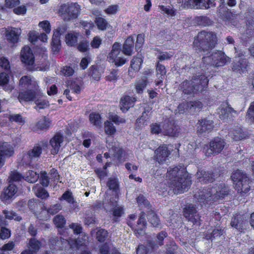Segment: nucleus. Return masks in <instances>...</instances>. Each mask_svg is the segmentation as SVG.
<instances>
[{"label": "nucleus", "mask_w": 254, "mask_h": 254, "mask_svg": "<svg viewBox=\"0 0 254 254\" xmlns=\"http://www.w3.org/2000/svg\"><path fill=\"white\" fill-rule=\"evenodd\" d=\"M60 200H66L68 203L73 205V207L75 208L77 207V202L75 201L72 193L67 190L64 192L62 196L60 198Z\"/></svg>", "instance_id": "4c0bfd02"}, {"label": "nucleus", "mask_w": 254, "mask_h": 254, "mask_svg": "<svg viewBox=\"0 0 254 254\" xmlns=\"http://www.w3.org/2000/svg\"><path fill=\"white\" fill-rule=\"evenodd\" d=\"M107 186L110 190H116L118 189L119 185L116 178H110L107 183Z\"/></svg>", "instance_id": "680f3d73"}, {"label": "nucleus", "mask_w": 254, "mask_h": 254, "mask_svg": "<svg viewBox=\"0 0 254 254\" xmlns=\"http://www.w3.org/2000/svg\"><path fill=\"white\" fill-rule=\"evenodd\" d=\"M33 88L21 92L19 93L18 99L20 103L23 102H30L33 101L36 98V91Z\"/></svg>", "instance_id": "b1692460"}, {"label": "nucleus", "mask_w": 254, "mask_h": 254, "mask_svg": "<svg viewBox=\"0 0 254 254\" xmlns=\"http://www.w3.org/2000/svg\"><path fill=\"white\" fill-rule=\"evenodd\" d=\"M166 177L170 180L171 187L176 193L184 192L191 184L190 178L186 176L185 168L181 166L170 167Z\"/></svg>", "instance_id": "f257e3e1"}, {"label": "nucleus", "mask_w": 254, "mask_h": 254, "mask_svg": "<svg viewBox=\"0 0 254 254\" xmlns=\"http://www.w3.org/2000/svg\"><path fill=\"white\" fill-rule=\"evenodd\" d=\"M227 143L224 139L220 137H215L211 140L209 145H205L203 151L206 156L217 155L225 148Z\"/></svg>", "instance_id": "1a4fd4ad"}, {"label": "nucleus", "mask_w": 254, "mask_h": 254, "mask_svg": "<svg viewBox=\"0 0 254 254\" xmlns=\"http://www.w3.org/2000/svg\"><path fill=\"white\" fill-rule=\"evenodd\" d=\"M60 35L54 31L53 38H52V50L54 52H58L60 49L61 40Z\"/></svg>", "instance_id": "79ce46f5"}, {"label": "nucleus", "mask_w": 254, "mask_h": 254, "mask_svg": "<svg viewBox=\"0 0 254 254\" xmlns=\"http://www.w3.org/2000/svg\"><path fill=\"white\" fill-rule=\"evenodd\" d=\"M38 26L41 28L46 34H49L51 32V24L49 21L44 20L39 23Z\"/></svg>", "instance_id": "69168bd1"}, {"label": "nucleus", "mask_w": 254, "mask_h": 254, "mask_svg": "<svg viewBox=\"0 0 254 254\" xmlns=\"http://www.w3.org/2000/svg\"><path fill=\"white\" fill-rule=\"evenodd\" d=\"M230 135L235 141H238L248 137V133L242 128H238L234 129L230 133Z\"/></svg>", "instance_id": "72a5a7b5"}, {"label": "nucleus", "mask_w": 254, "mask_h": 254, "mask_svg": "<svg viewBox=\"0 0 254 254\" xmlns=\"http://www.w3.org/2000/svg\"><path fill=\"white\" fill-rule=\"evenodd\" d=\"M123 54L121 51V45L115 42L113 45L111 51L107 58L110 63H114L117 66H120L126 62V59L123 56Z\"/></svg>", "instance_id": "9d476101"}, {"label": "nucleus", "mask_w": 254, "mask_h": 254, "mask_svg": "<svg viewBox=\"0 0 254 254\" xmlns=\"http://www.w3.org/2000/svg\"><path fill=\"white\" fill-rule=\"evenodd\" d=\"M17 191L18 189L15 185L10 184L7 187L4 188L1 192V200L5 203H9L15 197Z\"/></svg>", "instance_id": "4468645a"}, {"label": "nucleus", "mask_w": 254, "mask_h": 254, "mask_svg": "<svg viewBox=\"0 0 254 254\" xmlns=\"http://www.w3.org/2000/svg\"><path fill=\"white\" fill-rule=\"evenodd\" d=\"M3 214L5 215V217L8 219H14L19 221L21 220V218L18 216L17 214L13 211H8L4 210L3 211Z\"/></svg>", "instance_id": "052dcab7"}, {"label": "nucleus", "mask_w": 254, "mask_h": 254, "mask_svg": "<svg viewBox=\"0 0 254 254\" xmlns=\"http://www.w3.org/2000/svg\"><path fill=\"white\" fill-rule=\"evenodd\" d=\"M216 42L217 37L214 33L202 31L198 33L193 44L196 50L205 52L212 50Z\"/></svg>", "instance_id": "20e7f679"}, {"label": "nucleus", "mask_w": 254, "mask_h": 254, "mask_svg": "<svg viewBox=\"0 0 254 254\" xmlns=\"http://www.w3.org/2000/svg\"><path fill=\"white\" fill-rule=\"evenodd\" d=\"M156 75L158 80L156 82V85H159L162 82L163 80L165 77L166 74V69L164 65L159 63V62L156 64Z\"/></svg>", "instance_id": "7c9ffc66"}, {"label": "nucleus", "mask_w": 254, "mask_h": 254, "mask_svg": "<svg viewBox=\"0 0 254 254\" xmlns=\"http://www.w3.org/2000/svg\"><path fill=\"white\" fill-rule=\"evenodd\" d=\"M159 7L160 10L163 13H165L171 16H174L176 15L175 10L170 6L159 5Z\"/></svg>", "instance_id": "6e6d98bb"}, {"label": "nucleus", "mask_w": 254, "mask_h": 254, "mask_svg": "<svg viewBox=\"0 0 254 254\" xmlns=\"http://www.w3.org/2000/svg\"><path fill=\"white\" fill-rule=\"evenodd\" d=\"M109 119L111 121L118 125L120 124H125L126 122V121L124 118L115 114L110 115Z\"/></svg>", "instance_id": "13d9d810"}, {"label": "nucleus", "mask_w": 254, "mask_h": 254, "mask_svg": "<svg viewBox=\"0 0 254 254\" xmlns=\"http://www.w3.org/2000/svg\"><path fill=\"white\" fill-rule=\"evenodd\" d=\"M21 33V30L19 28L10 27L5 30V37L7 40L11 43L18 42Z\"/></svg>", "instance_id": "a211bd4d"}, {"label": "nucleus", "mask_w": 254, "mask_h": 254, "mask_svg": "<svg viewBox=\"0 0 254 254\" xmlns=\"http://www.w3.org/2000/svg\"><path fill=\"white\" fill-rule=\"evenodd\" d=\"M80 34L75 31H70L65 36L66 44L69 46H73L77 44L78 38Z\"/></svg>", "instance_id": "c756f323"}, {"label": "nucleus", "mask_w": 254, "mask_h": 254, "mask_svg": "<svg viewBox=\"0 0 254 254\" xmlns=\"http://www.w3.org/2000/svg\"><path fill=\"white\" fill-rule=\"evenodd\" d=\"M247 65V61L245 59H241L233 65L232 69L234 70H243L246 68Z\"/></svg>", "instance_id": "603ef678"}, {"label": "nucleus", "mask_w": 254, "mask_h": 254, "mask_svg": "<svg viewBox=\"0 0 254 254\" xmlns=\"http://www.w3.org/2000/svg\"><path fill=\"white\" fill-rule=\"evenodd\" d=\"M134 46V40L132 37H128L124 45L123 52L126 55L131 56Z\"/></svg>", "instance_id": "473e14b6"}, {"label": "nucleus", "mask_w": 254, "mask_h": 254, "mask_svg": "<svg viewBox=\"0 0 254 254\" xmlns=\"http://www.w3.org/2000/svg\"><path fill=\"white\" fill-rule=\"evenodd\" d=\"M148 219L154 227H157L159 226L160 221L156 215L153 212H150L148 214Z\"/></svg>", "instance_id": "5fc2aeb1"}, {"label": "nucleus", "mask_w": 254, "mask_h": 254, "mask_svg": "<svg viewBox=\"0 0 254 254\" xmlns=\"http://www.w3.org/2000/svg\"><path fill=\"white\" fill-rule=\"evenodd\" d=\"M33 190L35 195L38 197L41 198V199H46L49 196L48 191L38 184L33 187Z\"/></svg>", "instance_id": "c9c22d12"}, {"label": "nucleus", "mask_w": 254, "mask_h": 254, "mask_svg": "<svg viewBox=\"0 0 254 254\" xmlns=\"http://www.w3.org/2000/svg\"><path fill=\"white\" fill-rule=\"evenodd\" d=\"M67 84L68 87L75 93H79L80 92V87L76 82L72 81H68Z\"/></svg>", "instance_id": "774afa93"}, {"label": "nucleus", "mask_w": 254, "mask_h": 254, "mask_svg": "<svg viewBox=\"0 0 254 254\" xmlns=\"http://www.w3.org/2000/svg\"><path fill=\"white\" fill-rule=\"evenodd\" d=\"M197 132L199 135H202L207 132H209L214 127L213 122L212 120L204 119L199 120L197 124Z\"/></svg>", "instance_id": "dca6fc26"}, {"label": "nucleus", "mask_w": 254, "mask_h": 254, "mask_svg": "<svg viewBox=\"0 0 254 254\" xmlns=\"http://www.w3.org/2000/svg\"><path fill=\"white\" fill-rule=\"evenodd\" d=\"M219 117L221 120L231 119L238 114L236 111L229 105L222 107L219 111Z\"/></svg>", "instance_id": "412c9836"}, {"label": "nucleus", "mask_w": 254, "mask_h": 254, "mask_svg": "<svg viewBox=\"0 0 254 254\" xmlns=\"http://www.w3.org/2000/svg\"><path fill=\"white\" fill-rule=\"evenodd\" d=\"M64 141V137L59 133H56L50 140V145L51 147V152L53 155L57 154L60 151L61 145Z\"/></svg>", "instance_id": "f3484780"}, {"label": "nucleus", "mask_w": 254, "mask_h": 254, "mask_svg": "<svg viewBox=\"0 0 254 254\" xmlns=\"http://www.w3.org/2000/svg\"><path fill=\"white\" fill-rule=\"evenodd\" d=\"M202 107V104L199 101H191L188 102L189 112L194 113L198 112Z\"/></svg>", "instance_id": "c03bdc74"}, {"label": "nucleus", "mask_w": 254, "mask_h": 254, "mask_svg": "<svg viewBox=\"0 0 254 254\" xmlns=\"http://www.w3.org/2000/svg\"><path fill=\"white\" fill-rule=\"evenodd\" d=\"M155 51L157 52L155 55L157 57V59L159 60V62L165 60H169L173 56V53L171 52H162L158 49H155Z\"/></svg>", "instance_id": "ea45409f"}, {"label": "nucleus", "mask_w": 254, "mask_h": 254, "mask_svg": "<svg viewBox=\"0 0 254 254\" xmlns=\"http://www.w3.org/2000/svg\"><path fill=\"white\" fill-rule=\"evenodd\" d=\"M129 220L128 221V225L134 230L135 234L137 237L142 236L145 233V228L146 223L145 221V214L143 212L140 213L139 218L137 224L134 225L132 221L135 220L136 216L134 214L129 215Z\"/></svg>", "instance_id": "f8f14e48"}, {"label": "nucleus", "mask_w": 254, "mask_h": 254, "mask_svg": "<svg viewBox=\"0 0 254 254\" xmlns=\"http://www.w3.org/2000/svg\"><path fill=\"white\" fill-rule=\"evenodd\" d=\"M185 217L193 224L200 225V216L197 214L196 210L192 204L187 205L184 209Z\"/></svg>", "instance_id": "ddd939ff"}, {"label": "nucleus", "mask_w": 254, "mask_h": 254, "mask_svg": "<svg viewBox=\"0 0 254 254\" xmlns=\"http://www.w3.org/2000/svg\"><path fill=\"white\" fill-rule=\"evenodd\" d=\"M183 8L208 9L214 6V0H178Z\"/></svg>", "instance_id": "9b49d317"}, {"label": "nucleus", "mask_w": 254, "mask_h": 254, "mask_svg": "<svg viewBox=\"0 0 254 254\" xmlns=\"http://www.w3.org/2000/svg\"><path fill=\"white\" fill-rule=\"evenodd\" d=\"M21 61L23 63L28 65H32L34 64V56L29 47L25 46L23 47L21 52Z\"/></svg>", "instance_id": "4be33fe9"}, {"label": "nucleus", "mask_w": 254, "mask_h": 254, "mask_svg": "<svg viewBox=\"0 0 254 254\" xmlns=\"http://www.w3.org/2000/svg\"><path fill=\"white\" fill-rule=\"evenodd\" d=\"M246 221L243 220V216L240 215H237L233 217L232 219L231 225L232 227L235 228L239 231L245 229L244 224Z\"/></svg>", "instance_id": "2f4dec72"}, {"label": "nucleus", "mask_w": 254, "mask_h": 254, "mask_svg": "<svg viewBox=\"0 0 254 254\" xmlns=\"http://www.w3.org/2000/svg\"><path fill=\"white\" fill-rule=\"evenodd\" d=\"M163 133L170 136H177L179 134L178 127L173 122H166L163 125Z\"/></svg>", "instance_id": "5701e85b"}, {"label": "nucleus", "mask_w": 254, "mask_h": 254, "mask_svg": "<svg viewBox=\"0 0 254 254\" xmlns=\"http://www.w3.org/2000/svg\"><path fill=\"white\" fill-rule=\"evenodd\" d=\"M23 178L30 183H34L39 178V174L32 170H29L26 172Z\"/></svg>", "instance_id": "58836bf2"}, {"label": "nucleus", "mask_w": 254, "mask_h": 254, "mask_svg": "<svg viewBox=\"0 0 254 254\" xmlns=\"http://www.w3.org/2000/svg\"><path fill=\"white\" fill-rule=\"evenodd\" d=\"M39 178L40 183L43 187H47L49 185L50 178L48 176L47 172L45 171L41 172Z\"/></svg>", "instance_id": "bf43d9fd"}, {"label": "nucleus", "mask_w": 254, "mask_h": 254, "mask_svg": "<svg viewBox=\"0 0 254 254\" xmlns=\"http://www.w3.org/2000/svg\"><path fill=\"white\" fill-rule=\"evenodd\" d=\"M230 61V58L221 51L213 52L210 56L202 58V62L204 64L216 67L224 66Z\"/></svg>", "instance_id": "6e6552de"}, {"label": "nucleus", "mask_w": 254, "mask_h": 254, "mask_svg": "<svg viewBox=\"0 0 254 254\" xmlns=\"http://www.w3.org/2000/svg\"><path fill=\"white\" fill-rule=\"evenodd\" d=\"M142 59L139 57H134L131 61L130 66L128 69V74L131 76H134V72L139 71L140 68Z\"/></svg>", "instance_id": "cd10ccee"}, {"label": "nucleus", "mask_w": 254, "mask_h": 254, "mask_svg": "<svg viewBox=\"0 0 254 254\" xmlns=\"http://www.w3.org/2000/svg\"><path fill=\"white\" fill-rule=\"evenodd\" d=\"M208 80L203 74L193 76L190 80H186L180 85L179 89L185 94L191 95L201 92L207 88Z\"/></svg>", "instance_id": "f03ea898"}, {"label": "nucleus", "mask_w": 254, "mask_h": 254, "mask_svg": "<svg viewBox=\"0 0 254 254\" xmlns=\"http://www.w3.org/2000/svg\"><path fill=\"white\" fill-rule=\"evenodd\" d=\"M29 246L31 251L36 253L40 248V242L34 238L31 239L29 242Z\"/></svg>", "instance_id": "49530a36"}, {"label": "nucleus", "mask_w": 254, "mask_h": 254, "mask_svg": "<svg viewBox=\"0 0 254 254\" xmlns=\"http://www.w3.org/2000/svg\"><path fill=\"white\" fill-rule=\"evenodd\" d=\"M90 74L92 78L98 81L101 76V72L99 71L98 68L96 65H92L90 68Z\"/></svg>", "instance_id": "8fccbe9b"}, {"label": "nucleus", "mask_w": 254, "mask_h": 254, "mask_svg": "<svg viewBox=\"0 0 254 254\" xmlns=\"http://www.w3.org/2000/svg\"><path fill=\"white\" fill-rule=\"evenodd\" d=\"M22 178H23V177L22 176L21 174L14 170L10 172L8 179L10 182L20 181Z\"/></svg>", "instance_id": "0e129e2a"}, {"label": "nucleus", "mask_w": 254, "mask_h": 254, "mask_svg": "<svg viewBox=\"0 0 254 254\" xmlns=\"http://www.w3.org/2000/svg\"><path fill=\"white\" fill-rule=\"evenodd\" d=\"M51 124V121L49 119L43 117L37 122L35 127L38 130H47L49 128Z\"/></svg>", "instance_id": "f704fd0d"}, {"label": "nucleus", "mask_w": 254, "mask_h": 254, "mask_svg": "<svg viewBox=\"0 0 254 254\" xmlns=\"http://www.w3.org/2000/svg\"><path fill=\"white\" fill-rule=\"evenodd\" d=\"M246 119L250 123H254V101L251 103L246 114Z\"/></svg>", "instance_id": "09e8293b"}, {"label": "nucleus", "mask_w": 254, "mask_h": 254, "mask_svg": "<svg viewBox=\"0 0 254 254\" xmlns=\"http://www.w3.org/2000/svg\"><path fill=\"white\" fill-rule=\"evenodd\" d=\"M9 122H15L19 125H23L26 122L25 118L20 114H11L7 117Z\"/></svg>", "instance_id": "37998d69"}, {"label": "nucleus", "mask_w": 254, "mask_h": 254, "mask_svg": "<svg viewBox=\"0 0 254 254\" xmlns=\"http://www.w3.org/2000/svg\"><path fill=\"white\" fill-rule=\"evenodd\" d=\"M234 188L238 193L242 195L247 193L250 190L251 181L247 175L241 170H238L231 176Z\"/></svg>", "instance_id": "0eeeda50"}, {"label": "nucleus", "mask_w": 254, "mask_h": 254, "mask_svg": "<svg viewBox=\"0 0 254 254\" xmlns=\"http://www.w3.org/2000/svg\"><path fill=\"white\" fill-rule=\"evenodd\" d=\"M54 222L55 225L59 228H63L65 224V219L63 215H58L54 218Z\"/></svg>", "instance_id": "864d4df0"}, {"label": "nucleus", "mask_w": 254, "mask_h": 254, "mask_svg": "<svg viewBox=\"0 0 254 254\" xmlns=\"http://www.w3.org/2000/svg\"><path fill=\"white\" fill-rule=\"evenodd\" d=\"M89 121L92 125L97 127H100L102 124L101 117L99 114L92 113L89 115Z\"/></svg>", "instance_id": "a19ab883"}, {"label": "nucleus", "mask_w": 254, "mask_h": 254, "mask_svg": "<svg viewBox=\"0 0 254 254\" xmlns=\"http://www.w3.org/2000/svg\"><path fill=\"white\" fill-rule=\"evenodd\" d=\"M80 10V5L76 2L63 3L59 6L58 13L64 21L77 18Z\"/></svg>", "instance_id": "39448f33"}, {"label": "nucleus", "mask_w": 254, "mask_h": 254, "mask_svg": "<svg viewBox=\"0 0 254 254\" xmlns=\"http://www.w3.org/2000/svg\"><path fill=\"white\" fill-rule=\"evenodd\" d=\"M196 175L198 182L203 184L212 182L214 180V175L208 171H198Z\"/></svg>", "instance_id": "a878e982"}, {"label": "nucleus", "mask_w": 254, "mask_h": 254, "mask_svg": "<svg viewBox=\"0 0 254 254\" xmlns=\"http://www.w3.org/2000/svg\"><path fill=\"white\" fill-rule=\"evenodd\" d=\"M136 99L129 96H125L121 98L120 102V107L123 112H127L129 109L134 106Z\"/></svg>", "instance_id": "6ab92c4d"}, {"label": "nucleus", "mask_w": 254, "mask_h": 254, "mask_svg": "<svg viewBox=\"0 0 254 254\" xmlns=\"http://www.w3.org/2000/svg\"><path fill=\"white\" fill-rule=\"evenodd\" d=\"M155 158L159 163L165 161L170 154L168 147L165 145L160 146L155 151Z\"/></svg>", "instance_id": "aec40b11"}, {"label": "nucleus", "mask_w": 254, "mask_h": 254, "mask_svg": "<svg viewBox=\"0 0 254 254\" xmlns=\"http://www.w3.org/2000/svg\"><path fill=\"white\" fill-rule=\"evenodd\" d=\"M19 85L23 88H27L28 89L33 88L37 90L38 88L36 81L27 75L23 76L20 78Z\"/></svg>", "instance_id": "393cba45"}, {"label": "nucleus", "mask_w": 254, "mask_h": 254, "mask_svg": "<svg viewBox=\"0 0 254 254\" xmlns=\"http://www.w3.org/2000/svg\"><path fill=\"white\" fill-rule=\"evenodd\" d=\"M229 191L228 187L225 184H221L208 189H203L195 192L194 196L198 201L204 202L205 200H212L214 201L222 199L226 196Z\"/></svg>", "instance_id": "7ed1b4c3"}, {"label": "nucleus", "mask_w": 254, "mask_h": 254, "mask_svg": "<svg viewBox=\"0 0 254 254\" xmlns=\"http://www.w3.org/2000/svg\"><path fill=\"white\" fill-rule=\"evenodd\" d=\"M36 106L34 108L36 110L43 109L48 107L49 105V102L45 99H38L35 102Z\"/></svg>", "instance_id": "4d7b16f0"}, {"label": "nucleus", "mask_w": 254, "mask_h": 254, "mask_svg": "<svg viewBox=\"0 0 254 254\" xmlns=\"http://www.w3.org/2000/svg\"><path fill=\"white\" fill-rule=\"evenodd\" d=\"M148 113L149 111L145 110L141 116L136 120L135 123L136 129H141L149 124L150 115Z\"/></svg>", "instance_id": "bb28decb"}, {"label": "nucleus", "mask_w": 254, "mask_h": 254, "mask_svg": "<svg viewBox=\"0 0 254 254\" xmlns=\"http://www.w3.org/2000/svg\"><path fill=\"white\" fill-rule=\"evenodd\" d=\"M13 153V148L7 142L0 144V167L4 165L5 158L10 157Z\"/></svg>", "instance_id": "2eb2a0df"}, {"label": "nucleus", "mask_w": 254, "mask_h": 254, "mask_svg": "<svg viewBox=\"0 0 254 254\" xmlns=\"http://www.w3.org/2000/svg\"><path fill=\"white\" fill-rule=\"evenodd\" d=\"M147 84V80L146 76H143L141 79L137 80L134 85L136 92L138 94H142Z\"/></svg>", "instance_id": "e433bc0d"}, {"label": "nucleus", "mask_w": 254, "mask_h": 254, "mask_svg": "<svg viewBox=\"0 0 254 254\" xmlns=\"http://www.w3.org/2000/svg\"><path fill=\"white\" fill-rule=\"evenodd\" d=\"M48 141L42 140L35 145L31 149L23 154L21 163L22 165H30L33 161L37 160L40 156L42 150L48 148Z\"/></svg>", "instance_id": "423d86ee"}, {"label": "nucleus", "mask_w": 254, "mask_h": 254, "mask_svg": "<svg viewBox=\"0 0 254 254\" xmlns=\"http://www.w3.org/2000/svg\"><path fill=\"white\" fill-rule=\"evenodd\" d=\"M108 232L104 229H101L97 231L96 238L98 241L103 242L107 237Z\"/></svg>", "instance_id": "338daca9"}, {"label": "nucleus", "mask_w": 254, "mask_h": 254, "mask_svg": "<svg viewBox=\"0 0 254 254\" xmlns=\"http://www.w3.org/2000/svg\"><path fill=\"white\" fill-rule=\"evenodd\" d=\"M9 80V75L5 72L0 73V86L3 87V89L8 92H11L14 89V85L12 84H8Z\"/></svg>", "instance_id": "c85d7f7f"}, {"label": "nucleus", "mask_w": 254, "mask_h": 254, "mask_svg": "<svg viewBox=\"0 0 254 254\" xmlns=\"http://www.w3.org/2000/svg\"><path fill=\"white\" fill-rule=\"evenodd\" d=\"M28 205L30 210L32 211H37L39 206H41L40 201L39 199H30L28 201Z\"/></svg>", "instance_id": "e2e57ef3"}, {"label": "nucleus", "mask_w": 254, "mask_h": 254, "mask_svg": "<svg viewBox=\"0 0 254 254\" xmlns=\"http://www.w3.org/2000/svg\"><path fill=\"white\" fill-rule=\"evenodd\" d=\"M104 128L105 132L108 135L114 134L116 131V128L113 124L108 121L105 122Z\"/></svg>", "instance_id": "3c124183"}, {"label": "nucleus", "mask_w": 254, "mask_h": 254, "mask_svg": "<svg viewBox=\"0 0 254 254\" xmlns=\"http://www.w3.org/2000/svg\"><path fill=\"white\" fill-rule=\"evenodd\" d=\"M95 23L98 28L101 30H106L109 26L107 21L103 18L100 17L96 18Z\"/></svg>", "instance_id": "de8ad7c7"}, {"label": "nucleus", "mask_w": 254, "mask_h": 254, "mask_svg": "<svg viewBox=\"0 0 254 254\" xmlns=\"http://www.w3.org/2000/svg\"><path fill=\"white\" fill-rule=\"evenodd\" d=\"M107 147L109 148V150L113 152V154L115 157L118 159L122 158V155L123 153V150L119 146L112 145L109 143Z\"/></svg>", "instance_id": "a18cd8bd"}]
</instances>
